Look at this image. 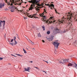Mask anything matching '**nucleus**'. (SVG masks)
Returning a JSON list of instances; mask_svg holds the SVG:
<instances>
[{
  "label": "nucleus",
  "mask_w": 77,
  "mask_h": 77,
  "mask_svg": "<svg viewBox=\"0 0 77 77\" xmlns=\"http://www.w3.org/2000/svg\"><path fill=\"white\" fill-rule=\"evenodd\" d=\"M27 40H28V42H29V43H31V44H33L34 43L33 42H32V41L30 40V39H27Z\"/></svg>",
  "instance_id": "9b49d317"
},
{
  "label": "nucleus",
  "mask_w": 77,
  "mask_h": 77,
  "mask_svg": "<svg viewBox=\"0 0 77 77\" xmlns=\"http://www.w3.org/2000/svg\"><path fill=\"white\" fill-rule=\"evenodd\" d=\"M35 10L36 11H38V8H36V7H35Z\"/></svg>",
  "instance_id": "7c9ffc66"
},
{
  "label": "nucleus",
  "mask_w": 77,
  "mask_h": 77,
  "mask_svg": "<svg viewBox=\"0 0 77 77\" xmlns=\"http://www.w3.org/2000/svg\"><path fill=\"white\" fill-rule=\"evenodd\" d=\"M48 35H49L50 33V31H48L47 32Z\"/></svg>",
  "instance_id": "6ab92c4d"
},
{
  "label": "nucleus",
  "mask_w": 77,
  "mask_h": 77,
  "mask_svg": "<svg viewBox=\"0 0 77 77\" xmlns=\"http://www.w3.org/2000/svg\"><path fill=\"white\" fill-rule=\"evenodd\" d=\"M31 1H29L28 2L29 3H32L33 4V6H35L36 5L38 6H41V5H40L39 2L40 0H31Z\"/></svg>",
  "instance_id": "f03ea898"
},
{
  "label": "nucleus",
  "mask_w": 77,
  "mask_h": 77,
  "mask_svg": "<svg viewBox=\"0 0 77 77\" xmlns=\"http://www.w3.org/2000/svg\"><path fill=\"white\" fill-rule=\"evenodd\" d=\"M35 17V18H36V17Z\"/></svg>",
  "instance_id": "5fc2aeb1"
},
{
  "label": "nucleus",
  "mask_w": 77,
  "mask_h": 77,
  "mask_svg": "<svg viewBox=\"0 0 77 77\" xmlns=\"http://www.w3.org/2000/svg\"><path fill=\"white\" fill-rule=\"evenodd\" d=\"M9 41V42H10V41Z\"/></svg>",
  "instance_id": "e2e57ef3"
},
{
  "label": "nucleus",
  "mask_w": 77,
  "mask_h": 77,
  "mask_svg": "<svg viewBox=\"0 0 77 77\" xmlns=\"http://www.w3.org/2000/svg\"><path fill=\"white\" fill-rule=\"evenodd\" d=\"M51 19H52V18H53V17H51Z\"/></svg>",
  "instance_id": "3c124183"
},
{
  "label": "nucleus",
  "mask_w": 77,
  "mask_h": 77,
  "mask_svg": "<svg viewBox=\"0 0 77 77\" xmlns=\"http://www.w3.org/2000/svg\"><path fill=\"white\" fill-rule=\"evenodd\" d=\"M27 50H28V49L27 48Z\"/></svg>",
  "instance_id": "69168bd1"
},
{
  "label": "nucleus",
  "mask_w": 77,
  "mask_h": 77,
  "mask_svg": "<svg viewBox=\"0 0 77 77\" xmlns=\"http://www.w3.org/2000/svg\"><path fill=\"white\" fill-rule=\"evenodd\" d=\"M20 57H22L23 56L21 55H20Z\"/></svg>",
  "instance_id": "c03bdc74"
},
{
  "label": "nucleus",
  "mask_w": 77,
  "mask_h": 77,
  "mask_svg": "<svg viewBox=\"0 0 77 77\" xmlns=\"http://www.w3.org/2000/svg\"><path fill=\"white\" fill-rule=\"evenodd\" d=\"M74 13H68L66 15L68 17L67 18H65L64 17L60 20H59V23L60 24H64V23H66L67 21H69L72 18V17H73Z\"/></svg>",
  "instance_id": "f257e3e1"
},
{
  "label": "nucleus",
  "mask_w": 77,
  "mask_h": 77,
  "mask_svg": "<svg viewBox=\"0 0 77 77\" xmlns=\"http://www.w3.org/2000/svg\"><path fill=\"white\" fill-rule=\"evenodd\" d=\"M53 39V38H51V37H49L48 38V39L49 41H52Z\"/></svg>",
  "instance_id": "4468645a"
},
{
  "label": "nucleus",
  "mask_w": 77,
  "mask_h": 77,
  "mask_svg": "<svg viewBox=\"0 0 77 77\" xmlns=\"http://www.w3.org/2000/svg\"><path fill=\"white\" fill-rule=\"evenodd\" d=\"M42 28L43 29V30H45V27H44V26H42Z\"/></svg>",
  "instance_id": "b1692460"
},
{
  "label": "nucleus",
  "mask_w": 77,
  "mask_h": 77,
  "mask_svg": "<svg viewBox=\"0 0 77 77\" xmlns=\"http://www.w3.org/2000/svg\"><path fill=\"white\" fill-rule=\"evenodd\" d=\"M19 11H20V10H18V9H17V13H18Z\"/></svg>",
  "instance_id": "2f4dec72"
},
{
  "label": "nucleus",
  "mask_w": 77,
  "mask_h": 77,
  "mask_svg": "<svg viewBox=\"0 0 77 77\" xmlns=\"http://www.w3.org/2000/svg\"><path fill=\"white\" fill-rule=\"evenodd\" d=\"M33 49H34V48H33Z\"/></svg>",
  "instance_id": "680f3d73"
},
{
  "label": "nucleus",
  "mask_w": 77,
  "mask_h": 77,
  "mask_svg": "<svg viewBox=\"0 0 77 77\" xmlns=\"http://www.w3.org/2000/svg\"><path fill=\"white\" fill-rule=\"evenodd\" d=\"M53 44L54 46V47H56L57 48L58 47L59 45L60 44V43L58 42V40H56L54 43H53Z\"/></svg>",
  "instance_id": "20e7f679"
},
{
  "label": "nucleus",
  "mask_w": 77,
  "mask_h": 77,
  "mask_svg": "<svg viewBox=\"0 0 77 77\" xmlns=\"http://www.w3.org/2000/svg\"><path fill=\"white\" fill-rule=\"evenodd\" d=\"M60 64H61V63H63V62H62V61L61 60L60 61H59L58 62Z\"/></svg>",
  "instance_id": "a211bd4d"
},
{
  "label": "nucleus",
  "mask_w": 77,
  "mask_h": 77,
  "mask_svg": "<svg viewBox=\"0 0 77 77\" xmlns=\"http://www.w3.org/2000/svg\"><path fill=\"white\" fill-rule=\"evenodd\" d=\"M69 59H66V61L67 62H69Z\"/></svg>",
  "instance_id": "cd10ccee"
},
{
  "label": "nucleus",
  "mask_w": 77,
  "mask_h": 77,
  "mask_svg": "<svg viewBox=\"0 0 77 77\" xmlns=\"http://www.w3.org/2000/svg\"><path fill=\"white\" fill-rule=\"evenodd\" d=\"M61 60V62H62L63 63H63H64L65 62V60H64L63 59H62Z\"/></svg>",
  "instance_id": "dca6fc26"
},
{
  "label": "nucleus",
  "mask_w": 77,
  "mask_h": 77,
  "mask_svg": "<svg viewBox=\"0 0 77 77\" xmlns=\"http://www.w3.org/2000/svg\"><path fill=\"white\" fill-rule=\"evenodd\" d=\"M67 31V30H64V31H63V33H66V32Z\"/></svg>",
  "instance_id": "5701e85b"
},
{
  "label": "nucleus",
  "mask_w": 77,
  "mask_h": 77,
  "mask_svg": "<svg viewBox=\"0 0 77 77\" xmlns=\"http://www.w3.org/2000/svg\"><path fill=\"white\" fill-rule=\"evenodd\" d=\"M45 16H43V22H45V21H46V20H46L45 19Z\"/></svg>",
  "instance_id": "ddd939ff"
},
{
  "label": "nucleus",
  "mask_w": 77,
  "mask_h": 77,
  "mask_svg": "<svg viewBox=\"0 0 77 77\" xmlns=\"http://www.w3.org/2000/svg\"><path fill=\"white\" fill-rule=\"evenodd\" d=\"M13 41H14V39H12L11 40V42H13Z\"/></svg>",
  "instance_id": "c9c22d12"
},
{
  "label": "nucleus",
  "mask_w": 77,
  "mask_h": 77,
  "mask_svg": "<svg viewBox=\"0 0 77 77\" xmlns=\"http://www.w3.org/2000/svg\"><path fill=\"white\" fill-rule=\"evenodd\" d=\"M40 5H41V6H38L40 7H38V6H37L36 7L37 8H38V9H41V8H43V6H42L43 5H44V4L43 3H42L41 4H39Z\"/></svg>",
  "instance_id": "1a4fd4ad"
},
{
  "label": "nucleus",
  "mask_w": 77,
  "mask_h": 77,
  "mask_svg": "<svg viewBox=\"0 0 77 77\" xmlns=\"http://www.w3.org/2000/svg\"><path fill=\"white\" fill-rule=\"evenodd\" d=\"M11 6H12V5H13V4H12V3H11Z\"/></svg>",
  "instance_id": "09e8293b"
},
{
  "label": "nucleus",
  "mask_w": 77,
  "mask_h": 77,
  "mask_svg": "<svg viewBox=\"0 0 77 77\" xmlns=\"http://www.w3.org/2000/svg\"><path fill=\"white\" fill-rule=\"evenodd\" d=\"M44 12H46V10L45 9L44 10Z\"/></svg>",
  "instance_id": "37998d69"
},
{
  "label": "nucleus",
  "mask_w": 77,
  "mask_h": 77,
  "mask_svg": "<svg viewBox=\"0 0 77 77\" xmlns=\"http://www.w3.org/2000/svg\"><path fill=\"white\" fill-rule=\"evenodd\" d=\"M16 54L18 56H20V54Z\"/></svg>",
  "instance_id": "e433bc0d"
},
{
  "label": "nucleus",
  "mask_w": 77,
  "mask_h": 77,
  "mask_svg": "<svg viewBox=\"0 0 77 77\" xmlns=\"http://www.w3.org/2000/svg\"><path fill=\"white\" fill-rule=\"evenodd\" d=\"M19 39H20V38H18Z\"/></svg>",
  "instance_id": "bf43d9fd"
},
{
  "label": "nucleus",
  "mask_w": 77,
  "mask_h": 77,
  "mask_svg": "<svg viewBox=\"0 0 77 77\" xmlns=\"http://www.w3.org/2000/svg\"><path fill=\"white\" fill-rule=\"evenodd\" d=\"M6 3H8V1H7V0H5Z\"/></svg>",
  "instance_id": "4c0bfd02"
},
{
  "label": "nucleus",
  "mask_w": 77,
  "mask_h": 77,
  "mask_svg": "<svg viewBox=\"0 0 77 77\" xmlns=\"http://www.w3.org/2000/svg\"><path fill=\"white\" fill-rule=\"evenodd\" d=\"M56 20H52L51 22L52 23H56Z\"/></svg>",
  "instance_id": "aec40b11"
},
{
  "label": "nucleus",
  "mask_w": 77,
  "mask_h": 77,
  "mask_svg": "<svg viewBox=\"0 0 77 77\" xmlns=\"http://www.w3.org/2000/svg\"><path fill=\"white\" fill-rule=\"evenodd\" d=\"M19 1H20V0H18Z\"/></svg>",
  "instance_id": "0e129e2a"
},
{
  "label": "nucleus",
  "mask_w": 77,
  "mask_h": 77,
  "mask_svg": "<svg viewBox=\"0 0 77 77\" xmlns=\"http://www.w3.org/2000/svg\"><path fill=\"white\" fill-rule=\"evenodd\" d=\"M15 45V43H11V45Z\"/></svg>",
  "instance_id": "393cba45"
},
{
  "label": "nucleus",
  "mask_w": 77,
  "mask_h": 77,
  "mask_svg": "<svg viewBox=\"0 0 77 77\" xmlns=\"http://www.w3.org/2000/svg\"><path fill=\"white\" fill-rule=\"evenodd\" d=\"M54 35H52L51 37V38H53V37H54Z\"/></svg>",
  "instance_id": "c756f323"
},
{
  "label": "nucleus",
  "mask_w": 77,
  "mask_h": 77,
  "mask_svg": "<svg viewBox=\"0 0 77 77\" xmlns=\"http://www.w3.org/2000/svg\"><path fill=\"white\" fill-rule=\"evenodd\" d=\"M9 43L10 44H11V45L12 44V43H11V42H9Z\"/></svg>",
  "instance_id": "de8ad7c7"
},
{
  "label": "nucleus",
  "mask_w": 77,
  "mask_h": 77,
  "mask_svg": "<svg viewBox=\"0 0 77 77\" xmlns=\"http://www.w3.org/2000/svg\"><path fill=\"white\" fill-rule=\"evenodd\" d=\"M30 67H28L27 69L24 68V70L25 71H29V70L30 69Z\"/></svg>",
  "instance_id": "9d476101"
},
{
  "label": "nucleus",
  "mask_w": 77,
  "mask_h": 77,
  "mask_svg": "<svg viewBox=\"0 0 77 77\" xmlns=\"http://www.w3.org/2000/svg\"><path fill=\"white\" fill-rule=\"evenodd\" d=\"M46 23H47V21H46Z\"/></svg>",
  "instance_id": "052dcab7"
},
{
  "label": "nucleus",
  "mask_w": 77,
  "mask_h": 77,
  "mask_svg": "<svg viewBox=\"0 0 77 77\" xmlns=\"http://www.w3.org/2000/svg\"><path fill=\"white\" fill-rule=\"evenodd\" d=\"M28 15V17H29V15Z\"/></svg>",
  "instance_id": "13d9d810"
},
{
  "label": "nucleus",
  "mask_w": 77,
  "mask_h": 77,
  "mask_svg": "<svg viewBox=\"0 0 77 77\" xmlns=\"http://www.w3.org/2000/svg\"><path fill=\"white\" fill-rule=\"evenodd\" d=\"M20 12L21 14H24V13H23V12H24V11L23 10H20Z\"/></svg>",
  "instance_id": "2eb2a0df"
},
{
  "label": "nucleus",
  "mask_w": 77,
  "mask_h": 77,
  "mask_svg": "<svg viewBox=\"0 0 77 77\" xmlns=\"http://www.w3.org/2000/svg\"><path fill=\"white\" fill-rule=\"evenodd\" d=\"M38 37H41V34H40V33L38 34Z\"/></svg>",
  "instance_id": "4be33fe9"
},
{
  "label": "nucleus",
  "mask_w": 77,
  "mask_h": 77,
  "mask_svg": "<svg viewBox=\"0 0 77 77\" xmlns=\"http://www.w3.org/2000/svg\"><path fill=\"white\" fill-rule=\"evenodd\" d=\"M57 22H56V23Z\"/></svg>",
  "instance_id": "774afa93"
},
{
  "label": "nucleus",
  "mask_w": 77,
  "mask_h": 77,
  "mask_svg": "<svg viewBox=\"0 0 77 77\" xmlns=\"http://www.w3.org/2000/svg\"><path fill=\"white\" fill-rule=\"evenodd\" d=\"M40 11V9H39V8H37V12H39V11Z\"/></svg>",
  "instance_id": "c85d7f7f"
},
{
  "label": "nucleus",
  "mask_w": 77,
  "mask_h": 77,
  "mask_svg": "<svg viewBox=\"0 0 77 77\" xmlns=\"http://www.w3.org/2000/svg\"><path fill=\"white\" fill-rule=\"evenodd\" d=\"M72 66L73 67H74L75 68L77 69V64L75 63H74L73 64L71 63H69L68 64L67 66Z\"/></svg>",
  "instance_id": "7ed1b4c3"
},
{
  "label": "nucleus",
  "mask_w": 77,
  "mask_h": 77,
  "mask_svg": "<svg viewBox=\"0 0 77 77\" xmlns=\"http://www.w3.org/2000/svg\"><path fill=\"white\" fill-rule=\"evenodd\" d=\"M47 12H43V15H44V14H47Z\"/></svg>",
  "instance_id": "a878e982"
},
{
  "label": "nucleus",
  "mask_w": 77,
  "mask_h": 77,
  "mask_svg": "<svg viewBox=\"0 0 77 77\" xmlns=\"http://www.w3.org/2000/svg\"><path fill=\"white\" fill-rule=\"evenodd\" d=\"M4 36H5V37H6V35H5H5H4Z\"/></svg>",
  "instance_id": "864d4df0"
},
{
  "label": "nucleus",
  "mask_w": 77,
  "mask_h": 77,
  "mask_svg": "<svg viewBox=\"0 0 77 77\" xmlns=\"http://www.w3.org/2000/svg\"><path fill=\"white\" fill-rule=\"evenodd\" d=\"M15 39H16V37L15 36L14 37V41L15 42V45H16V44H17V42H16V41H15Z\"/></svg>",
  "instance_id": "f3484780"
},
{
  "label": "nucleus",
  "mask_w": 77,
  "mask_h": 77,
  "mask_svg": "<svg viewBox=\"0 0 77 77\" xmlns=\"http://www.w3.org/2000/svg\"><path fill=\"white\" fill-rule=\"evenodd\" d=\"M4 6H5V5L4 4H0V8H3V7H4Z\"/></svg>",
  "instance_id": "f8f14e48"
},
{
  "label": "nucleus",
  "mask_w": 77,
  "mask_h": 77,
  "mask_svg": "<svg viewBox=\"0 0 77 77\" xmlns=\"http://www.w3.org/2000/svg\"><path fill=\"white\" fill-rule=\"evenodd\" d=\"M45 5L46 6H48L49 7V8H50V9H53L52 8H53V9L54 8V5L53 4H51V5H50L49 4H45Z\"/></svg>",
  "instance_id": "39448f33"
},
{
  "label": "nucleus",
  "mask_w": 77,
  "mask_h": 77,
  "mask_svg": "<svg viewBox=\"0 0 77 77\" xmlns=\"http://www.w3.org/2000/svg\"><path fill=\"white\" fill-rule=\"evenodd\" d=\"M0 60H3V58L0 57Z\"/></svg>",
  "instance_id": "473e14b6"
},
{
  "label": "nucleus",
  "mask_w": 77,
  "mask_h": 77,
  "mask_svg": "<svg viewBox=\"0 0 77 77\" xmlns=\"http://www.w3.org/2000/svg\"><path fill=\"white\" fill-rule=\"evenodd\" d=\"M5 11H9V10L8 9H5Z\"/></svg>",
  "instance_id": "ea45409f"
},
{
  "label": "nucleus",
  "mask_w": 77,
  "mask_h": 77,
  "mask_svg": "<svg viewBox=\"0 0 77 77\" xmlns=\"http://www.w3.org/2000/svg\"><path fill=\"white\" fill-rule=\"evenodd\" d=\"M0 27H2V23H4L3 24V27H4V26H5V25L6 23L5 20H3V21L2 20H0Z\"/></svg>",
  "instance_id": "423d86ee"
},
{
  "label": "nucleus",
  "mask_w": 77,
  "mask_h": 77,
  "mask_svg": "<svg viewBox=\"0 0 77 77\" xmlns=\"http://www.w3.org/2000/svg\"><path fill=\"white\" fill-rule=\"evenodd\" d=\"M59 33V29H56L55 31H54V35H56L57 33Z\"/></svg>",
  "instance_id": "6e6552de"
},
{
  "label": "nucleus",
  "mask_w": 77,
  "mask_h": 77,
  "mask_svg": "<svg viewBox=\"0 0 77 77\" xmlns=\"http://www.w3.org/2000/svg\"><path fill=\"white\" fill-rule=\"evenodd\" d=\"M35 68H36V69H39V68H38L37 67H35Z\"/></svg>",
  "instance_id": "58836bf2"
},
{
  "label": "nucleus",
  "mask_w": 77,
  "mask_h": 77,
  "mask_svg": "<svg viewBox=\"0 0 77 77\" xmlns=\"http://www.w3.org/2000/svg\"><path fill=\"white\" fill-rule=\"evenodd\" d=\"M20 5H21V3H20Z\"/></svg>",
  "instance_id": "6e6d98bb"
},
{
  "label": "nucleus",
  "mask_w": 77,
  "mask_h": 77,
  "mask_svg": "<svg viewBox=\"0 0 77 77\" xmlns=\"http://www.w3.org/2000/svg\"><path fill=\"white\" fill-rule=\"evenodd\" d=\"M55 12H56V13H57V11H56V10L55 11Z\"/></svg>",
  "instance_id": "603ef678"
},
{
  "label": "nucleus",
  "mask_w": 77,
  "mask_h": 77,
  "mask_svg": "<svg viewBox=\"0 0 77 77\" xmlns=\"http://www.w3.org/2000/svg\"><path fill=\"white\" fill-rule=\"evenodd\" d=\"M31 18H33V17H31Z\"/></svg>",
  "instance_id": "4d7b16f0"
},
{
  "label": "nucleus",
  "mask_w": 77,
  "mask_h": 77,
  "mask_svg": "<svg viewBox=\"0 0 77 77\" xmlns=\"http://www.w3.org/2000/svg\"><path fill=\"white\" fill-rule=\"evenodd\" d=\"M24 18L25 19H27L26 17H24Z\"/></svg>",
  "instance_id": "8fccbe9b"
},
{
  "label": "nucleus",
  "mask_w": 77,
  "mask_h": 77,
  "mask_svg": "<svg viewBox=\"0 0 77 77\" xmlns=\"http://www.w3.org/2000/svg\"><path fill=\"white\" fill-rule=\"evenodd\" d=\"M11 11L12 12H14V9H12L11 10Z\"/></svg>",
  "instance_id": "bb28decb"
},
{
  "label": "nucleus",
  "mask_w": 77,
  "mask_h": 77,
  "mask_svg": "<svg viewBox=\"0 0 77 77\" xmlns=\"http://www.w3.org/2000/svg\"><path fill=\"white\" fill-rule=\"evenodd\" d=\"M42 41L43 42H45V41L44 40H42Z\"/></svg>",
  "instance_id": "a19ab883"
},
{
  "label": "nucleus",
  "mask_w": 77,
  "mask_h": 77,
  "mask_svg": "<svg viewBox=\"0 0 77 77\" xmlns=\"http://www.w3.org/2000/svg\"><path fill=\"white\" fill-rule=\"evenodd\" d=\"M11 56H14V57H17V56H15V55H13L12 54H11Z\"/></svg>",
  "instance_id": "f704fd0d"
},
{
  "label": "nucleus",
  "mask_w": 77,
  "mask_h": 77,
  "mask_svg": "<svg viewBox=\"0 0 77 77\" xmlns=\"http://www.w3.org/2000/svg\"><path fill=\"white\" fill-rule=\"evenodd\" d=\"M75 44L76 43H77V40H75Z\"/></svg>",
  "instance_id": "79ce46f5"
},
{
  "label": "nucleus",
  "mask_w": 77,
  "mask_h": 77,
  "mask_svg": "<svg viewBox=\"0 0 77 77\" xmlns=\"http://www.w3.org/2000/svg\"><path fill=\"white\" fill-rule=\"evenodd\" d=\"M43 72H45V73L47 74V72H45V71H43Z\"/></svg>",
  "instance_id": "49530a36"
},
{
  "label": "nucleus",
  "mask_w": 77,
  "mask_h": 77,
  "mask_svg": "<svg viewBox=\"0 0 77 77\" xmlns=\"http://www.w3.org/2000/svg\"><path fill=\"white\" fill-rule=\"evenodd\" d=\"M23 51L24 52V53L26 54V53H27V52H26V50H24V49H23Z\"/></svg>",
  "instance_id": "412c9836"
},
{
  "label": "nucleus",
  "mask_w": 77,
  "mask_h": 77,
  "mask_svg": "<svg viewBox=\"0 0 77 77\" xmlns=\"http://www.w3.org/2000/svg\"><path fill=\"white\" fill-rule=\"evenodd\" d=\"M29 62H30L31 63H32L33 62V61H30Z\"/></svg>",
  "instance_id": "a18cd8bd"
},
{
  "label": "nucleus",
  "mask_w": 77,
  "mask_h": 77,
  "mask_svg": "<svg viewBox=\"0 0 77 77\" xmlns=\"http://www.w3.org/2000/svg\"><path fill=\"white\" fill-rule=\"evenodd\" d=\"M34 7L35 6H33V4H32L30 6V7L29 8V10H32L33 9H34Z\"/></svg>",
  "instance_id": "0eeeda50"
},
{
  "label": "nucleus",
  "mask_w": 77,
  "mask_h": 77,
  "mask_svg": "<svg viewBox=\"0 0 77 77\" xmlns=\"http://www.w3.org/2000/svg\"><path fill=\"white\" fill-rule=\"evenodd\" d=\"M43 61H44V62H46V63H48V62H47V61H45V60H43Z\"/></svg>",
  "instance_id": "72a5a7b5"
},
{
  "label": "nucleus",
  "mask_w": 77,
  "mask_h": 77,
  "mask_svg": "<svg viewBox=\"0 0 77 77\" xmlns=\"http://www.w3.org/2000/svg\"><path fill=\"white\" fill-rule=\"evenodd\" d=\"M69 23V24H70V23Z\"/></svg>",
  "instance_id": "338daca9"
}]
</instances>
